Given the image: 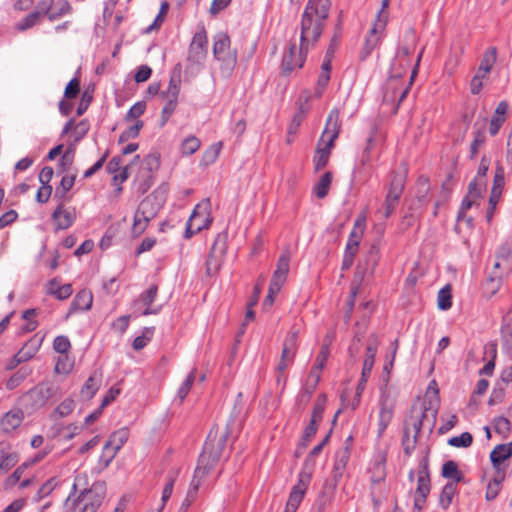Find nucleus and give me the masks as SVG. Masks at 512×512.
Listing matches in <instances>:
<instances>
[{
  "mask_svg": "<svg viewBox=\"0 0 512 512\" xmlns=\"http://www.w3.org/2000/svg\"><path fill=\"white\" fill-rule=\"evenodd\" d=\"M329 353H330L329 345L328 344H323L322 347H321L320 352L318 353V355L316 357L315 364H314V366L312 368L316 369V370H319V371H322L324 366H325V363H326V361L328 359Z\"/></svg>",
  "mask_w": 512,
  "mask_h": 512,
  "instance_id": "052dcab7",
  "label": "nucleus"
},
{
  "mask_svg": "<svg viewBox=\"0 0 512 512\" xmlns=\"http://www.w3.org/2000/svg\"><path fill=\"white\" fill-rule=\"evenodd\" d=\"M377 349H378V342L375 338L368 344V346L366 348L365 359L363 362V367H362V372H361L362 382H367V380L371 374V371L374 366L375 357L377 354Z\"/></svg>",
  "mask_w": 512,
  "mask_h": 512,
  "instance_id": "393cba45",
  "label": "nucleus"
},
{
  "mask_svg": "<svg viewBox=\"0 0 512 512\" xmlns=\"http://www.w3.org/2000/svg\"><path fill=\"white\" fill-rule=\"evenodd\" d=\"M104 497L105 491L101 485L84 489L73 502V512H96Z\"/></svg>",
  "mask_w": 512,
  "mask_h": 512,
  "instance_id": "0eeeda50",
  "label": "nucleus"
},
{
  "mask_svg": "<svg viewBox=\"0 0 512 512\" xmlns=\"http://www.w3.org/2000/svg\"><path fill=\"white\" fill-rule=\"evenodd\" d=\"M39 19L40 17L38 16V13L31 12L24 19L17 23L16 28L19 31L27 30L33 27L39 21Z\"/></svg>",
  "mask_w": 512,
  "mask_h": 512,
  "instance_id": "13d9d810",
  "label": "nucleus"
},
{
  "mask_svg": "<svg viewBox=\"0 0 512 512\" xmlns=\"http://www.w3.org/2000/svg\"><path fill=\"white\" fill-rule=\"evenodd\" d=\"M386 24L387 16L383 15L382 13H378L376 20L368 36L366 37L363 48L360 52V59L362 61L366 60L371 55L372 51L379 44L380 38L378 36V33L384 30Z\"/></svg>",
  "mask_w": 512,
  "mask_h": 512,
  "instance_id": "ddd939ff",
  "label": "nucleus"
},
{
  "mask_svg": "<svg viewBox=\"0 0 512 512\" xmlns=\"http://www.w3.org/2000/svg\"><path fill=\"white\" fill-rule=\"evenodd\" d=\"M340 133V123H339V111L338 109H333L330 111L327 121H326V127L323 132V136L325 134H329V139L324 145V147H320L318 145L314 157H313V163L315 171L318 172L322 170L329 161L331 149L334 145V141L337 139L338 135Z\"/></svg>",
  "mask_w": 512,
  "mask_h": 512,
  "instance_id": "7ed1b4c3",
  "label": "nucleus"
},
{
  "mask_svg": "<svg viewBox=\"0 0 512 512\" xmlns=\"http://www.w3.org/2000/svg\"><path fill=\"white\" fill-rule=\"evenodd\" d=\"M290 253L285 251L278 259L276 270L273 273L270 283H273L275 289L283 286L289 272Z\"/></svg>",
  "mask_w": 512,
  "mask_h": 512,
  "instance_id": "aec40b11",
  "label": "nucleus"
},
{
  "mask_svg": "<svg viewBox=\"0 0 512 512\" xmlns=\"http://www.w3.org/2000/svg\"><path fill=\"white\" fill-rule=\"evenodd\" d=\"M296 354L282 349L281 358L277 365V371L281 374L287 369V367L293 363Z\"/></svg>",
  "mask_w": 512,
  "mask_h": 512,
  "instance_id": "680f3d73",
  "label": "nucleus"
},
{
  "mask_svg": "<svg viewBox=\"0 0 512 512\" xmlns=\"http://www.w3.org/2000/svg\"><path fill=\"white\" fill-rule=\"evenodd\" d=\"M47 293L58 300H65L72 295L73 289L71 284L60 285V280L53 278L48 282Z\"/></svg>",
  "mask_w": 512,
  "mask_h": 512,
  "instance_id": "a878e982",
  "label": "nucleus"
},
{
  "mask_svg": "<svg viewBox=\"0 0 512 512\" xmlns=\"http://www.w3.org/2000/svg\"><path fill=\"white\" fill-rule=\"evenodd\" d=\"M100 380L95 376H90L84 383L81 389V395L83 398L90 400L98 391L100 387Z\"/></svg>",
  "mask_w": 512,
  "mask_h": 512,
  "instance_id": "e433bc0d",
  "label": "nucleus"
},
{
  "mask_svg": "<svg viewBox=\"0 0 512 512\" xmlns=\"http://www.w3.org/2000/svg\"><path fill=\"white\" fill-rule=\"evenodd\" d=\"M410 432L409 429L406 427L403 432V438H402V447L404 450V453L406 456H411L413 451L415 450L416 443L418 440V437L416 435H413L412 438H410Z\"/></svg>",
  "mask_w": 512,
  "mask_h": 512,
  "instance_id": "49530a36",
  "label": "nucleus"
},
{
  "mask_svg": "<svg viewBox=\"0 0 512 512\" xmlns=\"http://www.w3.org/2000/svg\"><path fill=\"white\" fill-rule=\"evenodd\" d=\"M437 305L440 310H447L452 306V296L448 286L438 292Z\"/></svg>",
  "mask_w": 512,
  "mask_h": 512,
  "instance_id": "a18cd8bd",
  "label": "nucleus"
},
{
  "mask_svg": "<svg viewBox=\"0 0 512 512\" xmlns=\"http://www.w3.org/2000/svg\"><path fill=\"white\" fill-rule=\"evenodd\" d=\"M320 378L321 371L312 368L309 372V376L305 384V390L307 393L312 394L315 391L319 384Z\"/></svg>",
  "mask_w": 512,
  "mask_h": 512,
  "instance_id": "603ef678",
  "label": "nucleus"
},
{
  "mask_svg": "<svg viewBox=\"0 0 512 512\" xmlns=\"http://www.w3.org/2000/svg\"><path fill=\"white\" fill-rule=\"evenodd\" d=\"M18 461L19 456L17 453H9L2 456L0 459V473L7 472L14 467Z\"/></svg>",
  "mask_w": 512,
  "mask_h": 512,
  "instance_id": "5fc2aeb1",
  "label": "nucleus"
},
{
  "mask_svg": "<svg viewBox=\"0 0 512 512\" xmlns=\"http://www.w3.org/2000/svg\"><path fill=\"white\" fill-rule=\"evenodd\" d=\"M375 145H376V129L372 128L368 138L366 139V144L362 150V154H361V157L359 160L360 166L365 167L366 165H368L371 162V160H372L371 152L375 148Z\"/></svg>",
  "mask_w": 512,
  "mask_h": 512,
  "instance_id": "7c9ffc66",
  "label": "nucleus"
},
{
  "mask_svg": "<svg viewBox=\"0 0 512 512\" xmlns=\"http://www.w3.org/2000/svg\"><path fill=\"white\" fill-rule=\"evenodd\" d=\"M441 475L443 478L449 479V482L457 483L464 481V475L459 470L458 464L453 460H448L442 465Z\"/></svg>",
  "mask_w": 512,
  "mask_h": 512,
  "instance_id": "cd10ccee",
  "label": "nucleus"
},
{
  "mask_svg": "<svg viewBox=\"0 0 512 512\" xmlns=\"http://www.w3.org/2000/svg\"><path fill=\"white\" fill-rule=\"evenodd\" d=\"M311 481V471L303 469L298 474V481L292 487L284 512H296L301 504Z\"/></svg>",
  "mask_w": 512,
  "mask_h": 512,
  "instance_id": "9b49d317",
  "label": "nucleus"
},
{
  "mask_svg": "<svg viewBox=\"0 0 512 512\" xmlns=\"http://www.w3.org/2000/svg\"><path fill=\"white\" fill-rule=\"evenodd\" d=\"M52 218L55 221V225L57 229H67L75 221L76 215L74 209H66L64 208L63 203H60L52 214Z\"/></svg>",
  "mask_w": 512,
  "mask_h": 512,
  "instance_id": "412c9836",
  "label": "nucleus"
},
{
  "mask_svg": "<svg viewBox=\"0 0 512 512\" xmlns=\"http://www.w3.org/2000/svg\"><path fill=\"white\" fill-rule=\"evenodd\" d=\"M29 467V464L27 462L21 464L18 466L15 471L6 479L5 484L7 486H14L18 483V481L21 479L25 469Z\"/></svg>",
  "mask_w": 512,
  "mask_h": 512,
  "instance_id": "69168bd1",
  "label": "nucleus"
},
{
  "mask_svg": "<svg viewBox=\"0 0 512 512\" xmlns=\"http://www.w3.org/2000/svg\"><path fill=\"white\" fill-rule=\"evenodd\" d=\"M162 203L163 200H158L154 194L147 196L140 202L132 226V233L135 236L141 235L146 230L149 221L157 215Z\"/></svg>",
  "mask_w": 512,
  "mask_h": 512,
  "instance_id": "39448f33",
  "label": "nucleus"
},
{
  "mask_svg": "<svg viewBox=\"0 0 512 512\" xmlns=\"http://www.w3.org/2000/svg\"><path fill=\"white\" fill-rule=\"evenodd\" d=\"M350 455H351L350 451H348L347 448H340L338 451H336L335 461H334L333 470H332V480H333V483L331 485L332 491H334L336 489L338 483L342 479V477L346 471V466L349 462Z\"/></svg>",
  "mask_w": 512,
  "mask_h": 512,
  "instance_id": "f3484780",
  "label": "nucleus"
},
{
  "mask_svg": "<svg viewBox=\"0 0 512 512\" xmlns=\"http://www.w3.org/2000/svg\"><path fill=\"white\" fill-rule=\"evenodd\" d=\"M30 394L33 398H35L37 403L43 405L52 397L53 390L48 384L42 383L33 388L30 391Z\"/></svg>",
  "mask_w": 512,
  "mask_h": 512,
  "instance_id": "473e14b6",
  "label": "nucleus"
},
{
  "mask_svg": "<svg viewBox=\"0 0 512 512\" xmlns=\"http://www.w3.org/2000/svg\"><path fill=\"white\" fill-rule=\"evenodd\" d=\"M473 442V437L469 432H463L459 436L452 437L448 440V444L453 447H469Z\"/></svg>",
  "mask_w": 512,
  "mask_h": 512,
  "instance_id": "09e8293b",
  "label": "nucleus"
},
{
  "mask_svg": "<svg viewBox=\"0 0 512 512\" xmlns=\"http://www.w3.org/2000/svg\"><path fill=\"white\" fill-rule=\"evenodd\" d=\"M199 216H200V205H197L194 208L190 218L187 221L186 229H185V238H187V239L191 238L193 235L200 232L202 229L207 228L211 224L212 219L210 217H206L203 220L202 224H196V220L198 219Z\"/></svg>",
  "mask_w": 512,
  "mask_h": 512,
  "instance_id": "b1692460",
  "label": "nucleus"
},
{
  "mask_svg": "<svg viewBox=\"0 0 512 512\" xmlns=\"http://www.w3.org/2000/svg\"><path fill=\"white\" fill-rule=\"evenodd\" d=\"M500 276L494 274L490 276L484 284V292L489 296H493L500 287Z\"/></svg>",
  "mask_w": 512,
  "mask_h": 512,
  "instance_id": "4d7b16f0",
  "label": "nucleus"
},
{
  "mask_svg": "<svg viewBox=\"0 0 512 512\" xmlns=\"http://www.w3.org/2000/svg\"><path fill=\"white\" fill-rule=\"evenodd\" d=\"M180 93V79L172 76L167 89L161 92V97L165 99V105L161 111L159 126L164 127L170 117L176 110L178 97Z\"/></svg>",
  "mask_w": 512,
  "mask_h": 512,
  "instance_id": "1a4fd4ad",
  "label": "nucleus"
},
{
  "mask_svg": "<svg viewBox=\"0 0 512 512\" xmlns=\"http://www.w3.org/2000/svg\"><path fill=\"white\" fill-rule=\"evenodd\" d=\"M42 343V339H38L36 337L28 340L24 346L15 354L14 361L16 364H21L26 362L34 357V355L38 352Z\"/></svg>",
  "mask_w": 512,
  "mask_h": 512,
  "instance_id": "4be33fe9",
  "label": "nucleus"
},
{
  "mask_svg": "<svg viewBox=\"0 0 512 512\" xmlns=\"http://www.w3.org/2000/svg\"><path fill=\"white\" fill-rule=\"evenodd\" d=\"M364 228H365V218L364 217L358 218L355 221L353 230L351 231V233L349 235V239L346 244L345 252H347V253L352 252V254L356 255L361 237L364 232Z\"/></svg>",
  "mask_w": 512,
  "mask_h": 512,
  "instance_id": "5701e85b",
  "label": "nucleus"
},
{
  "mask_svg": "<svg viewBox=\"0 0 512 512\" xmlns=\"http://www.w3.org/2000/svg\"><path fill=\"white\" fill-rule=\"evenodd\" d=\"M75 183V175H65L62 177L60 185L56 188L55 197L63 199L67 192L71 190Z\"/></svg>",
  "mask_w": 512,
  "mask_h": 512,
  "instance_id": "79ce46f5",
  "label": "nucleus"
},
{
  "mask_svg": "<svg viewBox=\"0 0 512 512\" xmlns=\"http://www.w3.org/2000/svg\"><path fill=\"white\" fill-rule=\"evenodd\" d=\"M379 406L377 434L378 437H381L393 419L395 408V398L391 395L390 389L386 384L380 388Z\"/></svg>",
  "mask_w": 512,
  "mask_h": 512,
  "instance_id": "6e6552de",
  "label": "nucleus"
},
{
  "mask_svg": "<svg viewBox=\"0 0 512 512\" xmlns=\"http://www.w3.org/2000/svg\"><path fill=\"white\" fill-rule=\"evenodd\" d=\"M70 348L71 343L67 336L59 335L53 341V349L58 353L65 354Z\"/></svg>",
  "mask_w": 512,
  "mask_h": 512,
  "instance_id": "6e6d98bb",
  "label": "nucleus"
},
{
  "mask_svg": "<svg viewBox=\"0 0 512 512\" xmlns=\"http://www.w3.org/2000/svg\"><path fill=\"white\" fill-rule=\"evenodd\" d=\"M195 369L192 370L189 375L186 377V379L183 381V383L181 384V386L179 387L178 391H177V395L180 399V402H182L185 397L188 395L194 381H195Z\"/></svg>",
  "mask_w": 512,
  "mask_h": 512,
  "instance_id": "8fccbe9b",
  "label": "nucleus"
},
{
  "mask_svg": "<svg viewBox=\"0 0 512 512\" xmlns=\"http://www.w3.org/2000/svg\"><path fill=\"white\" fill-rule=\"evenodd\" d=\"M431 491V477L429 469L428 456L422 457L418 462L417 485L414 496V508L421 510L425 504L427 496Z\"/></svg>",
  "mask_w": 512,
  "mask_h": 512,
  "instance_id": "423d86ee",
  "label": "nucleus"
},
{
  "mask_svg": "<svg viewBox=\"0 0 512 512\" xmlns=\"http://www.w3.org/2000/svg\"><path fill=\"white\" fill-rule=\"evenodd\" d=\"M213 55L220 62L222 73L230 75L237 64V50L231 48V40L227 33L218 32L214 35Z\"/></svg>",
  "mask_w": 512,
  "mask_h": 512,
  "instance_id": "20e7f679",
  "label": "nucleus"
},
{
  "mask_svg": "<svg viewBox=\"0 0 512 512\" xmlns=\"http://www.w3.org/2000/svg\"><path fill=\"white\" fill-rule=\"evenodd\" d=\"M146 110V103L144 101L136 102L127 112L125 116L126 121L139 118Z\"/></svg>",
  "mask_w": 512,
  "mask_h": 512,
  "instance_id": "bf43d9fd",
  "label": "nucleus"
},
{
  "mask_svg": "<svg viewBox=\"0 0 512 512\" xmlns=\"http://www.w3.org/2000/svg\"><path fill=\"white\" fill-rule=\"evenodd\" d=\"M297 338L298 333L297 332H290L287 337L285 338L283 342V350L289 351L291 353L296 354L297 351Z\"/></svg>",
  "mask_w": 512,
  "mask_h": 512,
  "instance_id": "338daca9",
  "label": "nucleus"
},
{
  "mask_svg": "<svg viewBox=\"0 0 512 512\" xmlns=\"http://www.w3.org/2000/svg\"><path fill=\"white\" fill-rule=\"evenodd\" d=\"M159 166L160 157L156 153L149 154L141 160L139 174L137 177L143 180L142 192H146L147 189L151 186L153 173L159 169Z\"/></svg>",
  "mask_w": 512,
  "mask_h": 512,
  "instance_id": "2eb2a0df",
  "label": "nucleus"
},
{
  "mask_svg": "<svg viewBox=\"0 0 512 512\" xmlns=\"http://www.w3.org/2000/svg\"><path fill=\"white\" fill-rule=\"evenodd\" d=\"M200 140L195 136H189L183 140L181 144V152L183 155H192L200 147Z\"/></svg>",
  "mask_w": 512,
  "mask_h": 512,
  "instance_id": "c03bdc74",
  "label": "nucleus"
},
{
  "mask_svg": "<svg viewBox=\"0 0 512 512\" xmlns=\"http://www.w3.org/2000/svg\"><path fill=\"white\" fill-rule=\"evenodd\" d=\"M306 110L304 109L303 105H300L299 110L295 113L293 116L289 126H288V134L289 136H295L297 133L302 121L305 118Z\"/></svg>",
  "mask_w": 512,
  "mask_h": 512,
  "instance_id": "37998d69",
  "label": "nucleus"
},
{
  "mask_svg": "<svg viewBox=\"0 0 512 512\" xmlns=\"http://www.w3.org/2000/svg\"><path fill=\"white\" fill-rule=\"evenodd\" d=\"M410 54L411 49L408 46H402L398 49L390 67V76L392 78H399L402 76V71H395V65L397 64L398 60H407Z\"/></svg>",
  "mask_w": 512,
  "mask_h": 512,
  "instance_id": "4c0bfd02",
  "label": "nucleus"
},
{
  "mask_svg": "<svg viewBox=\"0 0 512 512\" xmlns=\"http://www.w3.org/2000/svg\"><path fill=\"white\" fill-rule=\"evenodd\" d=\"M129 438V430L127 428H121L113 432L108 441L105 443L106 449H114L119 451Z\"/></svg>",
  "mask_w": 512,
  "mask_h": 512,
  "instance_id": "c85d7f7f",
  "label": "nucleus"
},
{
  "mask_svg": "<svg viewBox=\"0 0 512 512\" xmlns=\"http://www.w3.org/2000/svg\"><path fill=\"white\" fill-rule=\"evenodd\" d=\"M497 60V48L490 47L481 59L477 72L487 76Z\"/></svg>",
  "mask_w": 512,
  "mask_h": 512,
  "instance_id": "c756f323",
  "label": "nucleus"
},
{
  "mask_svg": "<svg viewBox=\"0 0 512 512\" xmlns=\"http://www.w3.org/2000/svg\"><path fill=\"white\" fill-rule=\"evenodd\" d=\"M74 161V149L69 148L65 151V153L61 156L58 168L61 169L62 172L66 171Z\"/></svg>",
  "mask_w": 512,
  "mask_h": 512,
  "instance_id": "0e129e2a",
  "label": "nucleus"
},
{
  "mask_svg": "<svg viewBox=\"0 0 512 512\" xmlns=\"http://www.w3.org/2000/svg\"><path fill=\"white\" fill-rule=\"evenodd\" d=\"M430 190V183L428 178L421 176L417 180L416 184V197L420 203H426L428 201L427 195Z\"/></svg>",
  "mask_w": 512,
  "mask_h": 512,
  "instance_id": "ea45409f",
  "label": "nucleus"
},
{
  "mask_svg": "<svg viewBox=\"0 0 512 512\" xmlns=\"http://www.w3.org/2000/svg\"><path fill=\"white\" fill-rule=\"evenodd\" d=\"M456 492L457 486L454 482H447L445 484L439 497V503L443 509H447L451 505Z\"/></svg>",
  "mask_w": 512,
  "mask_h": 512,
  "instance_id": "f704fd0d",
  "label": "nucleus"
},
{
  "mask_svg": "<svg viewBox=\"0 0 512 512\" xmlns=\"http://www.w3.org/2000/svg\"><path fill=\"white\" fill-rule=\"evenodd\" d=\"M332 182V173L331 172H325L319 179V181L314 185L313 191L315 195L322 199L324 198L330 189Z\"/></svg>",
  "mask_w": 512,
  "mask_h": 512,
  "instance_id": "72a5a7b5",
  "label": "nucleus"
},
{
  "mask_svg": "<svg viewBox=\"0 0 512 512\" xmlns=\"http://www.w3.org/2000/svg\"><path fill=\"white\" fill-rule=\"evenodd\" d=\"M204 474L205 473H203V465H200V463H198V465L195 469V472H194L193 479L190 483V487L187 491V495L189 497L195 498L196 494L198 493L199 487L201 485V477Z\"/></svg>",
  "mask_w": 512,
  "mask_h": 512,
  "instance_id": "a19ab883",
  "label": "nucleus"
},
{
  "mask_svg": "<svg viewBox=\"0 0 512 512\" xmlns=\"http://www.w3.org/2000/svg\"><path fill=\"white\" fill-rule=\"evenodd\" d=\"M22 421V416L19 412H7L2 419V425L6 430L17 428Z\"/></svg>",
  "mask_w": 512,
  "mask_h": 512,
  "instance_id": "de8ad7c7",
  "label": "nucleus"
},
{
  "mask_svg": "<svg viewBox=\"0 0 512 512\" xmlns=\"http://www.w3.org/2000/svg\"><path fill=\"white\" fill-rule=\"evenodd\" d=\"M511 423L503 416L497 417L494 420V429L499 434H506L510 431Z\"/></svg>",
  "mask_w": 512,
  "mask_h": 512,
  "instance_id": "774afa93",
  "label": "nucleus"
},
{
  "mask_svg": "<svg viewBox=\"0 0 512 512\" xmlns=\"http://www.w3.org/2000/svg\"><path fill=\"white\" fill-rule=\"evenodd\" d=\"M505 475L502 474H495L492 481H490L487 485L485 498L487 501L494 500L499 492H500V485L504 481Z\"/></svg>",
  "mask_w": 512,
  "mask_h": 512,
  "instance_id": "c9c22d12",
  "label": "nucleus"
},
{
  "mask_svg": "<svg viewBox=\"0 0 512 512\" xmlns=\"http://www.w3.org/2000/svg\"><path fill=\"white\" fill-rule=\"evenodd\" d=\"M158 293V286L153 284L146 291L140 294L138 300L134 303L135 306L140 303L145 306V309L140 312V315L147 316L151 314H158L161 307H152V303L154 302Z\"/></svg>",
  "mask_w": 512,
  "mask_h": 512,
  "instance_id": "6ab92c4d",
  "label": "nucleus"
},
{
  "mask_svg": "<svg viewBox=\"0 0 512 512\" xmlns=\"http://www.w3.org/2000/svg\"><path fill=\"white\" fill-rule=\"evenodd\" d=\"M414 413V410L412 411ZM437 416V410L432 409L431 407H424L419 414H412L409 418L410 425L414 431V435L418 437L421 428L427 423L429 432H432Z\"/></svg>",
  "mask_w": 512,
  "mask_h": 512,
  "instance_id": "dca6fc26",
  "label": "nucleus"
},
{
  "mask_svg": "<svg viewBox=\"0 0 512 512\" xmlns=\"http://www.w3.org/2000/svg\"><path fill=\"white\" fill-rule=\"evenodd\" d=\"M74 408H75L74 400L68 398V399H65L64 401H62L56 407L55 412L58 413L60 417H66L70 413H72Z\"/></svg>",
  "mask_w": 512,
  "mask_h": 512,
  "instance_id": "e2e57ef3",
  "label": "nucleus"
},
{
  "mask_svg": "<svg viewBox=\"0 0 512 512\" xmlns=\"http://www.w3.org/2000/svg\"><path fill=\"white\" fill-rule=\"evenodd\" d=\"M379 259V248L376 245H371L364 261L357 265L355 279L361 283L365 276H373Z\"/></svg>",
  "mask_w": 512,
  "mask_h": 512,
  "instance_id": "4468645a",
  "label": "nucleus"
},
{
  "mask_svg": "<svg viewBox=\"0 0 512 512\" xmlns=\"http://www.w3.org/2000/svg\"><path fill=\"white\" fill-rule=\"evenodd\" d=\"M168 10H169V3L167 1H163L161 3V6H160V10H159V13L158 15L156 16V18L154 19L153 23L151 25H149L144 33L145 34H149L151 33L152 31L154 30H157L160 28V26L162 25V23L164 22L165 20V17L168 13Z\"/></svg>",
  "mask_w": 512,
  "mask_h": 512,
  "instance_id": "58836bf2",
  "label": "nucleus"
},
{
  "mask_svg": "<svg viewBox=\"0 0 512 512\" xmlns=\"http://www.w3.org/2000/svg\"><path fill=\"white\" fill-rule=\"evenodd\" d=\"M330 0H309L301 18L300 47L290 44L283 54L282 69L285 74L291 73L296 68H302L306 55L320 38L328 18Z\"/></svg>",
  "mask_w": 512,
  "mask_h": 512,
  "instance_id": "f257e3e1",
  "label": "nucleus"
},
{
  "mask_svg": "<svg viewBox=\"0 0 512 512\" xmlns=\"http://www.w3.org/2000/svg\"><path fill=\"white\" fill-rule=\"evenodd\" d=\"M512 456V443L499 444L490 453V460L497 474L505 475L503 463Z\"/></svg>",
  "mask_w": 512,
  "mask_h": 512,
  "instance_id": "a211bd4d",
  "label": "nucleus"
},
{
  "mask_svg": "<svg viewBox=\"0 0 512 512\" xmlns=\"http://www.w3.org/2000/svg\"><path fill=\"white\" fill-rule=\"evenodd\" d=\"M242 409L243 394L239 392L225 431L219 437H217V432L213 433V431H210L208 435L198 461L200 465H203V473H208L223 456L228 439L232 436L235 428L240 427Z\"/></svg>",
  "mask_w": 512,
  "mask_h": 512,
  "instance_id": "f03ea898",
  "label": "nucleus"
},
{
  "mask_svg": "<svg viewBox=\"0 0 512 512\" xmlns=\"http://www.w3.org/2000/svg\"><path fill=\"white\" fill-rule=\"evenodd\" d=\"M325 404H326V396L320 395L313 407L311 420L315 422H320L323 418L324 410H325Z\"/></svg>",
  "mask_w": 512,
  "mask_h": 512,
  "instance_id": "3c124183",
  "label": "nucleus"
},
{
  "mask_svg": "<svg viewBox=\"0 0 512 512\" xmlns=\"http://www.w3.org/2000/svg\"><path fill=\"white\" fill-rule=\"evenodd\" d=\"M93 296L88 290H81L72 301V308L77 310H89L92 306Z\"/></svg>",
  "mask_w": 512,
  "mask_h": 512,
  "instance_id": "2f4dec72",
  "label": "nucleus"
},
{
  "mask_svg": "<svg viewBox=\"0 0 512 512\" xmlns=\"http://www.w3.org/2000/svg\"><path fill=\"white\" fill-rule=\"evenodd\" d=\"M406 183V170L397 171L392 174L387 195L400 199Z\"/></svg>",
  "mask_w": 512,
  "mask_h": 512,
  "instance_id": "bb28decb",
  "label": "nucleus"
},
{
  "mask_svg": "<svg viewBox=\"0 0 512 512\" xmlns=\"http://www.w3.org/2000/svg\"><path fill=\"white\" fill-rule=\"evenodd\" d=\"M228 234L223 232L219 233L211 247L209 256L206 260V273L212 276L220 269L222 259L227 251Z\"/></svg>",
  "mask_w": 512,
  "mask_h": 512,
  "instance_id": "f8f14e48",
  "label": "nucleus"
},
{
  "mask_svg": "<svg viewBox=\"0 0 512 512\" xmlns=\"http://www.w3.org/2000/svg\"><path fill=\"white\" fill-rule=\"evenodd\" d=\"M207 32L203 25H199L192 38L188 50L187 61L190 65H200L207 56L208 52Z\"/></svg>",
  "mask_w": 512,
  "mask_h": 512,
  "instance_id": "9d476101",
  "label": "nucleus"
},
{
  "mask_svg": "<svg viewBox=\"0 0 512 512\" xmlns=\"http://www.w3.org/2000/svg\"><path fill=\"white\" fill-rule=\"evenodd\" d=\"M71 12V5L68 1L62 0L58 3L57 7L48 14V19L50 21H54L60 18L62 15L68 14Z\"/></svg>",
  "mask_w": 512,
  "mask_h": 512,
  "instance_id": "864d4df0",
  "label": "nucleus"
}]
</instances>
